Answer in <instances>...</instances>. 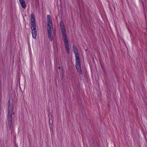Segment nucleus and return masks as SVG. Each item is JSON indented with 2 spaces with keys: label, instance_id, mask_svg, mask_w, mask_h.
I'll return each mask as SVG.
<instances>
[{
  "label": "nucleus",
  "instance_id": "423d86ee",
  "mask_svg": "<svg viewBox=\"0 0 147 147\" xmlns=\"http://www.w3.org/2000/svg\"><path fill=\"white\" fill-rule=\"evenodd\" d=\"M32 29V36L33 38H36L37 32L36 30V26L31 27Z\"/></svg>",
  "mask_w": 147,
  "mask_h": 147
},
{
  "label": "nucleus",
  "instance_id": "20e7f679",
  "mask_svg": "<svg viewBox=\"0 0 147 147\" xmlns=\"http://www.w3.org/2000/svg\"><path fill=\"white\" fill-rule=\"evenodd\" d=\"M7 123L9 125V129H10L12 122V114H8L7 116Z\"/></svg>",
  "mask_w": 147,
  "mask_h": 147
},
{
  "label": "nucleus",
  "instance_id": "39448f33",
  "mask_svg": "<svg viewBox=\"0 0 147 147\" xmlns=\"http://www.w3.org/2000/svg\"><path fill=\"white\" fill-rule=\"evenodd\" d=\"M8 114H14V113H12L13 110V105L10 102V100L9 101L8 105Z\"/></svg>",
  "mask_w": 147,
  "mask_h": 147
},
{
  "label": "nucleus",
  "instance_id": "f257e3e1",
  "mask_svg": "<svg viewBox=\"0 0 147 147\" xmlns=\"http://www.w3.org/2000/svg\"><path fill=\"white\" fill-rule=\"evenodd\" d=\"M60 27L61 33L62 35L63 41L64 44L65 49L67 53L69 54L70 52V49L69 43V40L67 38L65 27L63 22L62 20L60 22Z\"/></svg>",
  "mask_w": 147,
  "mask_h": 147
},
{
  "label": "nucleus",
  "instance_id": "6e6552de",
  "mask_svg": "<svg viewBox=\"0 0 147 147\" xmlns=\"http://www.w3.org/2000/svg\"><path fill=\"white\" fill-rule=\"evenodd\" d=\"M73 50L75 54L76 59L79 58V55L78 52V50L75 45H73Z\"/></svg>",
  "mask_w": 147,
  "mask_h": 147
},
{
  "label": "nucleus",
  "instance_id": "0eeeda50",
  "mask_svg": "<svg viewBox=\"0 0 147 147\" xmlns=\"http://www.w3.org/2000/svg\"><path fill=\"white\" fill-rule=\"evenodd\" d=\"M30 21L31 27L35 26V19L34 15L33 13L31 14V15Z\"/></svg>",
  "mask_w": 147,
  "mask_h": 147
},
{
  "label": "nucleus",
  "instance_id": "f03ea898",
  "mask_svg": "<svg viewBox=\"0 0 147 147\" xmlns=\"http://www.w3.org/2000/svg\"><path fill=\"white\" fill-rule=\"evenodd\" d=\"M47 30L49 38L51 40L53 39V36L52 34V31L53 28L52 18L50 15H47Z\"/></svg>",
  "mask_w": 147,
  "mask_h": 147
},
{
  "label": "nucleus",
  "instance_id": "1a4fd4ad",
  "mask_svg": "<svg viewBox=\"0 0 147 147\" xmlns=\"http://www.w3.org/2000/svg\"><path fill=\"white\" fill-rule=\"evenodd\" d=\"M20 3L22 7L24 8L25 9L26 7V5L25 3V2L24 0H19Z\"/></svg>",
  "mask_w": 147,
  "mask_h": 147
},
{
  "label": "nucleus",
  "instance_id": "7ed1b4c3",
  "mask_svg": "<svg viewBox=\"0 0 147 147\" xmlns=\"http://www.w3.org/2000/svg\"><path fill=\"white\" fill-rule=\"evenodd\" d=\"M76 67L77 70L79 73L81 74L82 70L80 59L79 58L76 59Z\"/></svg>",
  "mask_w": 147,
  "mask_h": 147
}]
</instances>
